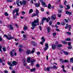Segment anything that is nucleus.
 Here are the masks:
<instances>
[{"label":"nucleus","instance_id":"nucleus-1","mask_svg":"<svg viewBox=\"0 0 73 73\" xmlns=\"http://www.w3.org/2000/svg\"><path fill=\"white\" fill-rule=\"evenodd\" d=\"M62 44H59L57 42H56L55 45H52V49H53V50H54V49H56V47L58 49H60V48L62 47Z\"/></svg>","mask_w":73,"mask_h":73},{"label":"nucleus","instance_id":"nucleus-2","mask_svg":"<svg viewBox=\"0 0 73 73\" xmlns=\"http://www.w3.org/2000/svg\"><path fill=\"white\" fill-rule=\"evenodd\" d=\"M39 19H37L36 20H35L34 21L32 22V26L33 27H31L32 29H35V27L37 25H39Z\"/></svg>","mask_w":73,"mask_h":73},{"label":"nucleus","instance_id":"nucleus-3","mask_svg":"<svg viewBox=\"0 0 73 73\" xmlns=\"http://www.w3.org/2000/svg\"><path fill=\"white\" fill-rule=\"evenodd\" d=\"M39 1L40 2L41 4H42V6L43 7H46L47 6L46 4L43 0H39Z\"/></svg>","mask_w":73,"mask_h":73},{"label":"nucleus","instance_id":"nucleus-4","mask_svg":"<svg viewBox=\"0 0 73 73\" xmlns=\"http://www.w3.org/2000/svg\"><path fill=\"white\" fill-rule=\"evenodd\" d=\"M50 20V17H48V18L46 19L45 18V17H44L42 19V21H44L45 20H46V21L47 22H49V20Z\"/></svg>","mask_w":73,"mask_h":73},{"label":"nucleus","instance_id":"nucleus-5","mask_svg":"<svg viewBox=\"0 0 73 73\" xmlns=\"http://www.w3.org/2000/svg\"><path fill=\"white\" fill-rule=\"evenodd\" d=\"M72 27V26H71V25H69L68 26V24H66V26L65 27V28L66 29H68V30L69 31H70V29Z\"/></svg>","mask_w":73,"mask_h":73},{"label":"nucleus","instance_id":"nucleus-6","mask_svg":"<svg viewBox=\"0 0 73 73\" xmlns=\"http://www.w3.org/2000/svg\"><path fill=\"white\" fill-rule=\"evenodd\" d=\"M4 36L5 37H6V38L7 39H8V40H11V39H13V38H14L13 37H10L9 38L8 37V36H7V35L6 34H4Z\"/></svg>","mask_w":73,"mask_h":73},{"label":"nucleus","instance_id":"nucleus-7","mask_svg":"<svg viewBox=\"0 0 73 73\" xmlns=\"http://www.w3.org/2000/svg\"><path fill=\"white\" fill-rule=\"evenodd\" d=\"M49 48V46H48V43H45V47L44 48V50H46L48 49Z\"/></svg>","mask_w":73,"mask_h":73},{"label":"nucleus","instance_id":"nucleus-8","mask_svg":"<svg viewBox=\"0 0 73 73\" xmlns=\"http://www.w3.org/2000/svg\"><path fill=\"white\" fill-rule=\"evenodd\" d=\"M51 18L52 20H55L56 19V16L55 15H52L51 16Z\"/></svg>","mask_w":73,"mask_h":73},{"label":"nucleus","instance_id":"nucleus-9","mask_svg":"<svg viewBox=\"0 0 73 73\" xmlns=\"http://www.w3.org/2000/svg\"><path fill=\"white\" fill-rule=\"evenodd\" d=\"M13 53L14 54V56H16L17 55V53H16V50H12Z\"/></svg>","mask_w":73,"mask_h":73},{"label":"nucleus","instance_id":"nucleus-10","mask_svg":"<svg viewBox=\"0 0 73 73\" xmlns=\"http://www.w3.org/2000/svg\"><path fill=\"white\" fill-rule=\"evenodd\" d=\"M35 14L36 15L37 17H39L38 16V14L39 13V11L38 10H37L35 12Z\"/></svg>","mask_w":73,"mask_h":73},{"label":"nucleus","instance_id":"nucleus-11","mask_svg":"<svg viewBox=\"0 0 73 73\" xmlns=\"http://www.w3.org/2000/svg\"><path fill=\"white\" fill-rule=\"evenodd\" d=\"M17 64V62L15 61H13L12 62V64L14 66H16Z\"/></svg>","mask_w":73,"mask_h":73},{"label":"nucleus","instance_id":"nucleus-12","mask_svg":"<svg viewBox=\"0 0 73 73\" xmlns=\"http://www.w3.org/2000/svg\"><path fill=\"white\" fill-rule=\"evenodd\" d=\"M27 61L28 63H30V62L31 61V57L30 56L28 57L27 59Z\"/></svg>","mask_w":73,"mask_h":73},{"label":"nucleus","instance_id":"nucleus-13","mask_svg":"<svg viewBox=\"0 0 73 73\" xmlns=\"http://www.w3.org/2000/svg\"><path fill=\"white\" fill-rule=\"evenodd\" d=\"M10 56L11 57H14V55H14V54H13V52H12L11 51H10Z\"/></svg>","mask_w":73,"mask_h":73},{"label":"nucleus","instance_id":"nucleus-14","mask_svg":"<svg viewBox=\"0 0 73 73\" xmlns=\"http://www.w3.org/2000/svg\"><path fill=\"white\" fill-rule=\"evenodd\" d=\"M66 13L67 15H72V13L71 12H69L68 11H67L66 12Z\"/></svg>","mask_w":73,"mask_h":73},{"label":"nucleus","instance_id":"nucleus-15","mask_svg":"<svg viewBox=\"0 0 73 73\" xmlns=\"http://www.w3.org/2000/svg\"><path fill=\"white\" fill-rule=\"evenodd\" d=\"M9 28L10 30H13V27H12L11 25H10L9 26Z\"/></svg>","mask_w":73,"mask_h":73},{"label":"nucleus","instance_id":"nucleus-16","mask_svg":"<svg viewBox=\"0 0 73 73\" xmlns=\"http://www.w3.org/2000/svg\"><path fill=\"white\" fill-rule=\"evenodd\" d=\"M31 43L33 45H34V46H36V44H37V43L35 42L34 41H31Z\"/></svg>","mask_w":73,"mask_h":73},{"label":"nucleus","instance_id":"nucleus-17","mask_svg":"<svg viewBox=\"0 0 73 73\" xmlns=\"http://www.w3.org/2000/svg\"><path fill=\"white\" fill-rule=\"evenodd\" d=\"M35 5L36 7H38L40 6V3H36L35 4Z\"/></svg>","mask_w":73,"mask_h":73},{"label":"nucleus","instance_id":"nucleus-18","mask_svg":"<svg viewBox=\"0 0 73 73\" xmlns=\"http://www.w3.org/2000/svg\"><path fill=\"white\" fill-rule=\"evenodd\" d=\"M22 3L23 5H25L27 4V1H22Z\"/></svg>","mask_w":73,"mask_h":73},{"label":"nucleus","instance_id":"nucleus-19","mask_svg":"<svg viewBox=\"0 0 73 73\" xmlns=\"http://www.w3.org/2000/svg\"><path fill=\"white\" fill-rule=\"evenodd\" d=\"M31 50H28L26 52V54H30L31 53Z\"/></svg>","mask_w":73,"mask_h":73},{"label":"nucleus","instance_id":"nucleus-20","mask_svg":"<svg viewBox=\"0 0 73 73\" xmlns=\"http://www.w3.org/2000/svg\"><path fill=\"white\" fill-rule=\"evenodd\" d=\"M41 40H42V41L45 42V39L44 38V36H42V38H41Z\"/></svg>","mask_w":73,"mask_h":73},{"label":"nucleus","instance_id":"nucleus-21","mask_svg":"<svg viewBox=\"0 0 73 73\" xmlns=\"http://www.w3.org/2000/svg\"><path fill=\"white\" fill-rule=\"evenodd\" d=\"M23 52V48H19V52Z\"/></svg>","mask_w":73,"mask_h":73},{"label":"nucleus","instance_id":"nucleus-22","mask_svg":"<svg viewBox=\"0 0 73 73\" xmlns=\"http://www.w3.org/2000/svg\"><path fill=\"white\" fill-rule=\"evenodd\" d=\"M8 65H10V66H12V67H13V65H12V63H11V62H8Z\"/></svg>","mask_w":73,"mask_h":73},{"label":"nucleus","instance_id":"nucleus-23","mask_svg":"<svg viewBox=\"0 0 73 73\" xmlns=\"http://www.w3.org/2000/svg\"><path fill=\"white\" fill-rule=\"evenodd\" d=\"M47 32L49 33L50 32V28L49 27H47Z\"/></svg>","mask_w":73,"mask_h":73},{"label":"nucleus","instance_id":"nucleus-24","mask_svg":"<svg viewBox=\"0 0 73 73\" xmlns=\"http://www.w3.org/2000/svg\"><path fill=\"white\" fill-rule=\"evenodd\" d=\"M37 16V15L35 13H34L33 15H32L31 16V17H35V16Z\"/></svg>","mask_w":73,"mask_h":73},{"label":"nucleus","instance_id":"nucleus-25","mask_svg":"<svg viewBox=\"0 0 73 73\" xmlns=\"http://www.w3.org/2000/svg\"><path fill=\"white\" fill-rule=\"evenodd\" d=\"M63 52L66 55H68V52H66L65 51H63Z\"/></svg>","mask_w":73,"mask_h":73},{"label":"nucleus","instance_id":"nucleus-26","mask_svg":"<svg viewBox=\"0 0 73 73\" xmlns=\"http://www.w3.org/2000/svg\"><path fill=\"white\" fill-rule=\"evenodd\" d=\"M28 27L26 26H25L24 28V30L25 31V30H28Z\"/></svg>","mask_w":73,"mask_h":73},{"label":"nucleus","instance_id":"nucleus-27","mask_svg":"<svg viewBox=\"0 0 73 73\" xmlns=\"http://www.w3.org/2000/svg\"><path fill=\"white\" fill-rule=\"evenodd\" d=\"M61 24L62 25H65V22L64 21L62 22Z\"/></svg>","mask_w":73,"mask_h":73},{"label":"nucleus","instance_id":"nucleus-28","mask_svg":"<svg viewBox=\"0 0 73 73\" xmlns=\"http://www.w3.org/2000/svg\"><path fill=\"white\" fill-rule=\"evenodd\" d=\"M35 48H33V50L31 51V54H33V53H34L35 52Z\"/></svg>","mask_w":73,"mask_h":73},{"label":"nucleus","instance_id":"nucleus-29","mask_svg":"<svg viewBox=\"0 0 73 73\" xmlns=\"http://www.w3.org/2000/svg\"><path fill=\"white\" fill-rule=\"evenodd\" d=\"M33 10L32 9H30L29 11V13H32Z\"/></svg>","mask_w":73,"mask_h":73},{"label":"nucleus","instance_id":"nucleus-30","mask_svg":"<svg viewBox=\"0 0 73 73\" xmlns=\"http://www.w3.org/2000/svg\"><path fill=\"white\" fill-rule=\"evenodd\" d=\"M70 62L71 63H73V58H70Z\"/></svg>","mask_w":73,"mask_h":73},{"label":"nucleus","instance_id":"nucleus-31","mask_svg":"<svg viewBox=\"0 0 73 73\" xmlns=\"http://www.w3.org/2000/svg\"><path fill=\"white\" fill-rule=\"evenodd\" d=\"M31 62L34 63V62H35L36 61V60L35 59H33L31 61Z\"/></svg>","mask_w":73,"mask_h":73},{"label":"nucleus","instance_id":"nucleus-32","mask_svg":"<svg viewBox=\"0 0 73 73\" xmlns=\"http://www.w3.org/2000/svg\"><path fill=\"white\" fill-rule=\"evenodd\" d=\"M66 33L68 35H70V36L71 35V33L69 32H66Z\"/></svg>","mask_w":73,"mask_h":73},{"label":"nucleus","instance_id":"nucleus-33","mask_svg":"<svg viewBox=\"0 0 73 73\" xmlns=\"http://www.w3.org/2000/svg\"><path fill=\"white\" fill-rule=\"evenodd\" d=\"M59 60H60V62H62V63H64V60H63L62 59H59Z\"/></svg>","mask_w":73,"mask_h":73},{"label":"nucleus","instance_id":"nucleus-34","mask_svg":"<svg viewBox=\"0 0 73 73\" xmlns=\"http://www.w3.org/2000/svg\"><path fill=\"white\" fill-rule=\"evenodd\" d=\"M36 70V69L33 68L30 70V72H34Z\"/></svg>","mask_w":73,"mask_h":73},{"label":"nucleus","instance_id":"nucleus-35","mask_svg":"<svg viewBox=\"0 0 73 73\" xmlns=\"http://www.w3.org/2000/svg\"><path fill=\"white\" fill-rule=\"evenodd\" d=\"M5 15L6 16H8L9 14L8 13L5 12Z\"/></svg>","mask_w":73,"mask_h":73},{"label":"nucleus","instance_id":"nucleus-36","mask_svg":"<svg viewBox=\"0 0 73 73\" xmlns=\"http://www.w3.org/2000/svg\"><path fill=\"white\" fill-rule=\"evenodd\" d=\"M53 69H57V66H54V65H53Z\"/></svg>","mask_w":73,"mask_h":73},{"label":"nucleus","instance_id":"nucleus-37","mask_svg":"<svg viewBox=\"0 0 73 73\" xmlns=\"http://www.w3.org/2000/svg\"><path fill=\"white\" fill-rule=\"evenodd\" d=\"M50 7H51V5L50 4H49L48 6V8L50 9Z\"/></svg>","mask_w":73,"mask_h":73},{"label":"nucleus","instance_id":"nucleus-38","mask_svg":"<svg viewBox=\"0 0 73 73\" xmlns=\"http://www.w3.org/2000/svg\"><path fill=\"white\" fill-rule=\"evenodd\" d=\"M49 24L50 25H52V22L51 21H50L49 22Z\"/></svg>","mask_w":73,"mask_h":73},{"label":"nucleus","instance_id":"nucleus-39","mask_svg":"<svg viewBox=\"0 0 73 73\" xmlns=\"http://www.w3.org/2000/svg\"><path fill=\"white\" fill-rule=\"evenodd\" d=\"M40 10L42 12H44V8L42 7H40Z\"/></svg>","mask_w":73,"mask_h":73},{"label":"nucleus","instance_id":"nucleus-40","mask_svg":"<svg viewBox=\"0 0 73 73\" xmlns=\"http://www.w3.org/2000/svg\"><path fill=\"white\" fill-rule=\"evenodd\" d=\"M22 13L23 15H24L25 14V13L24 11H22Z\"/></svg>","mask_w":73,"mask_h":73},{"label":"nucleus","instance_id":"nucleus-41","mask_svg":"<svg viewBox=\"0 0 73 73\" xmlns=\"http://www.w3.org/2000/svg\"><path fill=\"white\" fill-rule=\"evenodd\" d=\"M3 52H5L6 51V49H5V47L3 48Z\"/></svg>","mask_w":73,"mask_h":73},{"label":"nucleus","instance_id":"nucleus-42","mask_svg":"<svg viewBox=\"0 0 73 73\" xmlns=\"http://www.w3.org/2000/svg\"><path fill=\"white\" fill-rule=\"evenodd\" d=\"M66 41H70L71 39L70 38H67V39H66Z\"/></svg>","mask_w":73,"mask_h":73},{"label":"nucleus","instance_id":"nucleus-43","mask_svg":"<svg viewBox=\"0 0 73 73\" xmlns=\"http://www.w3.org/2000/svg\"><path fill=\"white\" fill-rule=\"evenodd\" d=\"M31 65L32 66H34V63L31 61Z\"/></svg>","mask_w":73,"mask_h":73},{"label":"nucleus","instance_id":"nucleus-44","mask_svg":"<svg viewBox=\"0 0 73 73\" xmlns=\"http://www.w3.org/2000/svg\"><path fill=\"white\" fill-rule=\"evenodd\" d=\"M44 42L42 41L41 42H40V44H41V45H43Z\"/></svg>","mask_w":73,"mask_h":73},{"label":"nucleus","instance_id":"nucleus-45","mask_svg":"<svg viewBox=\"0 0 73 73\" xmlns=\"http://www.w3.org/2000/svg\"><path fill=\"white\" fill-rule=\"evenodd\" d=\"M24 66H26L27 65V63H25V61H24V62L23 63Z\"/></svg>","mask_w":73,"mask_h":73},{"label":"nucleus","instance_id":"nucleus-46","mask_svg":"<svg viewBox=\"0 0 73 73\" xmlns=\"http://www.w3.org/2000/svg\"><path fill=\"white\" fill-rule=\"evenodd\" d=\"M2 48V46H1V45H0V51H1V52H2V50H1Z\"/></svg>","mask_w":73,"mask_h":73},{"label":"nucleus","instance_id":"nucleus-47","mask_svg":"<svg viewBox=\"0 0 73 73\" xmlns=\"http://www.w3.org/2000/svg\"><path fill=\"white\" fill-rule=\"evenodd\" d=\"M13 17L14 19H16L17 18V16L16 15H13Z\"/></svg>","mask_w":73,"mask_h":73},{"label":"nucleus","instance_id":"nucleus-48","mask_svg":"<svg viewBox=\"0 0 73 73\" xmlns=\"http://www.w3.org/2000/svg\"><path fill=\"white\" fill-rule=\"evenodd\" d=\"M66 7H67V8L68 9H70V6L69 5H67L66 6Z\"/></svg>","mask_w":73,"mask_h":73},{"label":"nucleus","instance_id":"nucleus-49","mask_svg":"<svg viewBox=\"0 0 73 73\" xmlns=\"http://www.w3.org/2000/svg\"><path fill=\"white\" fill-rule=\"evenodd\" d=\"M3 60H2L1 58H0V62H1V63H3Z\"/></svg>","mask_w":73,"mask_h":73},{"label":"nucleus","instance_id":"nucleus-50","mask_svg":"<svg viewBox=\"0 0 73 73\" xmlns=\"http://www.w3.org/2000/svg\"><path fill=\"white\" fill-rule=\"evenodd\" d=\"M4 72L5 73H8V72L6 70H4Z\"/></svg>","mask_w":73,"mask_h":73},{"label":"nucleus","instance_id":"nucleus-51","mask_svg":"<svg viewBox=\"0 0 73 73\" xmlns=\"http://www.w3.org/2000/svg\"><path fill=\"white\" fill-rule=\"evenodd\" d=\"M50 70V68L49 67H47L46 68V70L47 71H49V70Z\"/></svg>","mask_w":73,"mask_h":73},{"label":"nucleus","instance_id":"nucleus-52","mask_svg":"<svg viewBox=\"0 0 73 73\" xmlns=\"http://www.w3.org/2000/svg\"><path fill=\"white\" fill-rule=\"evenodd\" d=\"M69 61L67 60H64V62H68Z\"/></svg>","mask_w":73,"mask_h":73},{"label":"nucleus","instance_id":"nucleus-53","mask_svg":"<svg viewBox=\"0 0 73 73\" xmlns=\"http://www.w3.org/2000/svg\"><path fill=\"white\" fill-rule=\"evenodd\" d=\"M19 3L21 5H23V2H22V1H20Z\"/></svg>","mask_w":73,"mask_h":73},{"label":"nucleus","instance_id":"nucleus-54","mask_svg":"<svg viewBox=\"0 0 73 73\" xmlns=\"http://www.w3.org/2000/svg\"><path fill=\"white\" fill-rule=\"evenodd\" d=\"M12 1H13V0H7V2L10 3V2H12Z\"/></svg>","mask_w":73,"mask_h":73},{"label":"nucleus","instance_id":"nucleus-55","mask_svg":"<svg viewBox=\"0 0 73 73\" xmlns=\"http://www.w3.org/2000/svg\"><path fill=\"white\" fill-rule=\"evenodd\" d=\"M62 43L64 44H67V42H63Z\"/></svg>","mask_w":73,"mask_h":73},{"label":"nucleus","instance_id":"nucleus-56","mask_svg":"<svg viewBox=\"0 0 73 73\" xmlns=\"http://www.w3.org/2000/svg\"><path fill=\"white\" fill-rule=\"evenodd\" d=\"M68 49H72V46H69L68 47Z\"/></svg>","mask_w":73,"mask_h":73},{"label":"nucleus","instance_id":"nucleus-57","mask_svg":"<svg viewBox=\"0 0 73 73\" xmlns=\"http://www.w3.org/2000/svg\"><path fill=\"white\" fill-rule=\"evenodd\" d=\"M19 46L20 48H23V45L21 44H20Z\"/></svg>","mask_w":73,"mask_h":73},{"label":"nucleus","instance_id":"nucleus-58","mask_svg":"<svg viewBox=\"0 0 73 73\" xmlns=\"http://www.w3.org/2000/svg\"><path fill=\"white\" fill-rule=\"evenodd\" d=\"M58 17H61V14H58Z\"/></svg>","mask_w":73,"mask_h":73},{"label":"nucleus","instance_id":"nucleus-59","mask_svg":"<svg viewBox=\"0 0 73 73\" xmlns=\"http://www.w3.org/2000/svg\"><path fill=\"white\" fill-rule=\"evenodd\" d=\"M64 20L66 22V23H68V20L66 19H64Z\"/></svg>","mask_w":73,"mask_h":73},{"label":"nucleus","instance_id":"nucleus-60","mask_svg":"<svg viewBox=\"0 0 73 73\" xmlns=\"http://www.w3.org/2000/svg\"><path fill=\"white\" fill-rule=\"evenodd\" d=\"M36 67H37V68H38V67H39V66H40V65H39V64H37L36 65Z\"/></svg>","mask_w":73,"mask_h":73},{"label":"nucleus","instance_id":"nucleus-61","mask_svg":"<svg viewBox=\"0 0 73 73\" xmlns=\"http://www.w3.org/2000/svg\"><path fill=\"white\" fill-rule=\"evenodd\" d=\"M62 10H59L58 11V12L59 13H61V12H62Z\"/></svg>","mask_w":73,"mask_h":73},{"label":"nucleus","instance_id":"nucleus-62","mask_svg":"<svg viewBox=\"0 0 73 73\" xmlns=\"http://www.w3.org/2000/svg\"><path fill=\"white\" fill-rule=\"evenodd\" d=\"M39 28L40 30V31H42V27L41 26H39Z\"/></svg>","mask_w":73,"mask_h":73},{"label":"nucleus","instance_id":"nucleus-63","mask_svg":"<svg viewBox=\"0 0 73 73\" xmlns=\"http://www.w3.org/2000/svg\"><path fill=\"white\" fill-rule=\"evenodd\" d=\"M66 1H65L64 2V5H66Z\"/></svg>","mask_w":73,"mask_h":73},{"label":"nucleus","instance_id":"nucleus-64","mask_svg":"<svg viewBox=\"0 0 73 73\" xmlns=\"http://www.w3.org/2000/svg\"><path fill=\"white\" fill-rule=\"evenodd\" d=\"M56 35L57 34L56 33H53V36H56Z\"/></svg>","mask_w":73,"mask_h":73}]
</instances>
